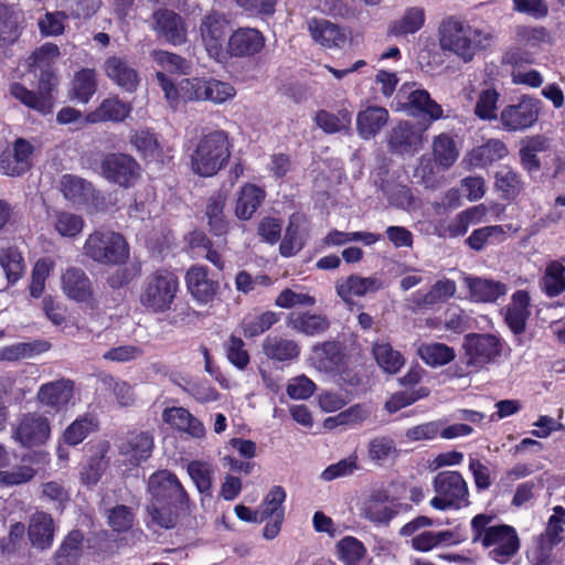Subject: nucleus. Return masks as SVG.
Returning a JSON list of instances; mask_svg holds the SVG:
<instances>
[{"label": "nucleus", "mask_w": 565, "mask_h": 565, "mask_svg": "<svg viewBox=\"0 0 565 565\" xmlns=\"http://www.w3.org/2000/svg\"><path fill=\"white\" fill-rule=\"evenodd\" d=\"M58 55L60 51L55 44H44L26 60L30 71L39 78L36 90L28 89L18 82H13L9 86V94L14 99L41 116L52 114L55 105L54 92L57 87V79L51 66Z\"/></svg>", "instance_id": "1"}, {"label": "nucleus", "mask_w": 565, "mask_h": 565, "mask_svg": "<svg viewBox=\"0 0 565 565\" xmlns=\"http://www.w3.org/2000/svg\"><path fill=\"white\" fill-rule=\"evenodd\" d=\"M505 342L492 333H469L465 335L463 355L458 363L449 369L451 376L465 377L495 364L501 359Z\"/></svg>", "instance_id": "2"}, {"label": "nucleus", "mask_w": 565, "mask_h": 565, "mask_svg": "<svg viewBox=\"0 0 565 565\" xmlns=\"http://www.w3.org/2000/svg\"><path fill=\"white\" fill-rule=\"evenodd\" d=\"M492 515L477 514L471 520L472 543L489 548L491 559L507 564L520 550V539L513 526L491 525Z\"/></svg>", "instance_id": "3"}, {"label": "nucleus", "mask_w": 565, "mask_h": 565, "mask_svg": "<svg viewBox=\"0 0 565 565\" xmlns=\"http://www.w3.org/2000/svg\"><path fill=\"white\" fill-rule=\"evenodd\" d=\"M230 156L226 134L215 130L200 139L191 158V167L201 177H213L225 166Z\"/></svg>", "instance_id": "4"}, {"label": "nucleus", "mask_w": 565, "mask_h": 565, "mask_svg": "<svg viewBox=\"0 0 565 565\" xmlns=\"http://www.w3.org/2000/svg\"><path fill=\"white\" fill-rule=\"evenodd\" d=\"M83 254L97 264L118 266L128 259L129 247L120 233L95 231L87 236Z\"/></svg>", "instance_id": "5"}, {"label": "nucleus", "mask_w": 565, "mask_h": 565, "mask_svg": "<svg viewBox=\"0 0 565 565\" xmlns=\"http://www.w3.org/2000/svg\"><path fill=\"white\" fill-rule=\"evenodd\" d=\"M178 290V277L171 271L158 270L143 281L139 300L147 311L164 313L171 309Z\"/></svg>", "instance_id": "6"}, {"label": "nucleus", "mask_w": 565, "mask_h": 565, "mask_svg": "<svg viewBox=\"0 0 565 565\" xmlns=\"http://www.w3.org/2000/svg\"><path fill=\"white\" fill-rule=\"evenodd\" d=\"M436 495L430 505L440 511L459 510L470 504L468 484L458 471H440L433 480Z\"/></svg>", "instance_id": "7"}, {"label": "nucleus", "mask_w": 565, "mask_h": 565, "mask_svg": "<svg viewBox=\"0 0 565 565\" xmlns=\"http://www.w3.org/2000/svg\"><path fill=\"white\" fill-rule=\"evenodd\" d=\"M439 34L441 50L452 52L466 63L472 61L475 28L455 18H448L440 24Z\"/></svg>", "instance_id": "8"}, {"label": "nucleus", "mask_w": 565, "mask_h": 565, "mask_svg": "<svg viewBox=\"0 0 565 565\" xmlns=\"http://www.w3.org/2000/svg\"><path fill=\"white\" fill-rule=\"evenodd\" d=\"M426 128L419 124L401 120L386 135L388 151L394 156L413 157L425 146Z\"/></svg>", "instance_id": "9"}, {"label": "nucleus", "mask_w": 565, "mask_h": 565, "mask_svg": "<svg viewBox=\"0 0 565 565\" xmlns=\"http://www.w3.org/2000/svg\"><path fill=\"white\" fill-rule=\"evenodd\" d=\"M179 92L184 99L209 100L214 104L225 103L235 95L234 87L228 83L199 77L182 79Z\"/></svg>", "instance_id": "10"}, {"label": "nucleus", "mask_w": 565, "mask_h": 565, "mask_svg": "<svg viewBox=\"0 0 565 565\" xmlns=\"http://www.w3.org/2000/svg\"><path fill=\"white\" fill-rule=\"evenodd\" d=\"M286 499V492L282 487L275 486L270 489L265 497L260 509L257 511H249V522H264L267 521L263 536L266 540L275 539L280 532L281 523L284 520L282 503Z\"/></svg>", "instance_id": "11"}, {"label": "nucleus", "mask_w": 565, "mask_h": 565, "mask_svg": "<svg viewBox=\"0 0 565 565\" xmlns=\"http://www.w3.org/2000/svg\"><path fill=\"white\" fill-rule=\"evenodd\" d=\"M541 102L529 95H523L516 104L505 106L500 113L502 128L509 132L531 128L537 121Z\"/></svg>", "instance_id": "12"}, {"label": "nucleus", "mask_w": 565, "mask_h": 565, "mask_svg": "<svg viewBox=\"0 0 565 565\" xmlns=\"http://www.w3.org/2000/svg\"><path fill=\"white\" fill-rule=\"evenodd\" d=\"M51 435L50 420L42 414H23L12 428V438L24 448L44 445Z\"/></svg>", "instance_id": "13"}, {"label": "nucleus", "mask_w": 565, "mask_h": 565, "mask_svg": "<svg viewBox=\"0 0 565 565\" xmlns=\"http://www.w3.org/2000/svg\"><path fill=\"white\" fill-rule=\"evenodd\" d=\"M148 490L154 503L184 505L189 498L178 478L168 470H160L150 476Z\"/></svg>", "instance_id": "14"}, {"label": "nucleus", "mask_w": 565, "mask_h": 565, "mask_svg": "<svg viewBox=\"0 0 565 565\" xmlns=\"http://www.w3.org/2000/svg\"><path fill=\"white\" fill-rule=\"evenodd\" d=\"M102 173L110 182L124 188L136 184L140 178V166L129 154L109 153L102 161Z\"/></svg>", "instance_id": "15"}, {"label": "nucleus", "mask_w": 565, "mask_h": 565, "mask_svg": "<svg viewBox=\"0 0 565 565\" xmlns=\"http://www.w3.org/2000/svg\"><path fill=\"white\" fill-rule=\"evenodd\" d=\"M414 85L404 84L397 93V110H405L411 115L425 114L431 120L443 117V109L425 89H413Z\"/></svg>", "instance_id": "16"}, {"label": "nucleus", "mask_w": 565, "mask_h": 565, "mask_svg": "<svg viewBox=\"0 0 565 565\" xmlns=\"http://www.w3.org/2000/svg\"><path fill=\"white\" fill-rule=\"evenodd\" d=\"M35 148L24 138H17L11 147L0 153V172L8 177H20L32 167Z\"/></svg>", "instance_id": "17"}, {"label": "nucleus", "mask_w": 565, "mask_h": 565, "mask_svg": "<svg viewBox=\"0 0 565 565\" xmlns=\"http://www.w3.org/2000/svg\"><path fill=\"white\" fill-rule=\"evenodd\" d=\"M151 29L172 45L186 42V26L181 15L169 9H158L152 13Z\"/></svg>", "instance_id": "18"}, {"label": "nucleus", "mask_w": 565, "mask_h": 565, "mask_svg": "<svg viewBox=\"0 0 565 565\" xmlns=\"http://www.w3.org/2000/svg\"><path fill=\"white\" fill-rule=\"evenodd\" d=\"M153 437L148 431H131L118 446L119 454L130 466H139L147 461L153 450Z\"/></svg>", "instance_id": "19"}, {"label": "nucleus", "mask_w": 565, "mask_h": 565, "mask_svg": "<svg viewBox=\"0 0 565 565\" xmlns=\"http://www.w3.org/2000/svg\"><path fill=\"white\" fill-rule=\"evenodd\" d=\"M457 286L451 279L445 278L437 280L428 291H416L409 298V308L412 311H422L430 309L434 306L446 302L456 294Z\"/></svg>", "instance_id": "20"}, {"label": "nucleus", "mask_w": 565, "mask_h": 565, "mask_svg": "<svg viewBox=\"0 0 565 565\" xmlns=\"http://www.w3.org/2000/svg\"><path fill=\"white\" fill-rule=\"evenodd\" d=\"M74 395V383L68 379H61L42 384L36 393L38 402L55 412L68 405Z\"/></svg>", "instance_id": "21"}, {"label": "nucleus", "mask_w": 565, "mask_h": 565, "mask_svg": "<svg viewBox=\"0 0 565 565\" xmlns=\"http://www.w3.org/2000/svg\"><path fill=\"white\" fill-rule=\"evenodd\" d=\"M226 21L217 15H206L200 25L202 41L209 55L220 60L223 53V39L226 33Z\"/></svg>", "instance_id": "22"}, {"label": "nucleus", "mask_w": 565, "mask_h": 565, "mask_svg": "<svg viewBox=\"0 0 565 565\" xmlns=\"http://www.w3.org/2000/svg\"><path fill=\"white\" fill-rule=\"evenodd\" d=\"M384 287L383 281L375 277H362L351 275L343 280L337 281L335 289L338 296L347 303L352 302L353 297H363L371 292H376Z\"/></svg>", "instance_id": "23"}, {"label": "nucleus", "mask_w": 565, "mask_h": 565, "mask_svg": "<svg viewBox=\"0 0 565 565\" xmlns=\"http://www.w3.org/2000/svg\"><path fill=\"white\" fill-rule=\"evenodd\" d=\"M104 71L107 77L124 90L132 93L137 89L138 72L125 58L109 56L104 63Z\"/></svg>", "instance_id": "24"}, {"label": "nucleus", "mask_w": 565, "mask_h": 565, "mask_svg": "<svg viewBox=\"0 0 565 565\" xmlns=\"http://www.w3.org/2000/svg\"><path fill=\"white\" fill-rule=\"evenodd\" d=\"M62 288L64 294L75 301L89 302L93 299L90 279L82 268H67L62 275Z\"/></svg>", "instance_id": "25"}, {"label": "nucleus", "mask_w": 565, "mask_h": 565, "mask_svg": "<svg viewBox=\"0 0 565 565\" xmlns=\"http://www.w3.org/2000/svg\"><path fill=\"white\" fill-rule=\"evenodd\" d=\"M463 280L469 289L470 298L476 302L492 303L508 292L505 284L490 278L467 276Z\"/></svg>", "instance_id": "26"}, {"label": "nucleus", "mask_w": 565, "mask_h": 565, "mask_svg": "<svg viewBox=\"0 0 565 565\" xmlns=\"http://www.w3.org/2000/svg\"><path fill=\"white\" fill-rule=\"evenodd\" d=\"M186 286L190 294L200 302L211 301L217 291L218 284L209 276L203 266H192L186 273Z\"/></svg>", "instance_id": "27"}, {"label": "nucleus", "mask_w": 565, "mask_h": 565, "mask_svg": "<svg viewBox=\"0 0 565 565\" xmlns=\"http://www.w3.org/2000/svg\"><path fill=\"white\" fill-rule=\"evenodd\" d=\"M55 525L52 516L45 512H35L30 518L28 536L34 548L44 551L52 546Z\"/></svg>", "instance_id": "28"}, {"label": "nucleus", "mask_w": 565, "mask_h": 565, "mask_svg": "<svg viewBox=\"0 0 565 565\" xmlns=\"http://www.w3.org/2000/svg\"><path fill=\"white\" fill-rule=\"evenodd\" d=\"M308 30L315 42L328 49L342 47L347 41L344 31L327 19L309 20Z\"/></svg>", "instance_id": "29"}, {"label": "nucleus", "mask_w": 565, "mask_h": 565, "mask_svg": "<svg viewBox=\"0 0 565 565\" xmlns=\"http://www.w3.org/2000/svg\"><path fill=\"white\" fill-rule=\"evenodd\" d=\"M550 139L543 135H534L523 138L520 141L519 157L521 166L529 173L537 172L541 169V161L537 154L550 150Z\"/></svg>", "instance_id": "30"}, {"label": "nucleus", "mask_w": 565, "mask_h": 565, "mask_svg": "<svg viewBox=\"0 0 565 565\" xmlns=\"http://www.w3.org/2000/svg\"><path fill=\"white\" fill-rule=\"evenodd\" d=\"M131 105L120 100L117 96L104 99L100 105L86 115V121L97 124L104 121L121 122L131 113Z\"/></svg>", "instance_id": "31"}, {"label": "nucleus", "mask_w": 565, "mask_h": 565, "mask_svg": "<svg viewBox=\"0 0 565 565\" xmlns=\"http://www.w3.org/2000/svg\"><path fill=\"white\" fill-rule=\"evenodd\" d=\"M530 296L525 290H518L511 297L507 307L505 322L514 334L525 331L526 320L530 316Z\"/></svg>", "instance_id": "32"}, {"label": "nucleus", "mask_w": 565, "mask_h": 565, "mask_svg": "<svg viewBox=\"0 0 565 565\" xmlns=\"http://www.w3.org/2000/svg\"><path fill=\"white\" fill-rule=\"evenodd\" d=\"M61 190L65 199L76 206H88L94 200L92 183L72 174L63 175Z\"/></svg>", "instance_id": "33"}, {"label": "nucleus", "mask_w": 565, "mask_h": 565, "mask_svg": "<svg viewBox=\"0 0 565 565\" xmlns=\"http://www.w3.org/2000/svg\"><path fill=\"white\" fill-rule=\"evenodd\" d=\"M262 347L264 354L277 362H290L297 360L300 354V345L295 340L279 335H268Z\"/></svg>", "instance_id": "34"}, {"label": "nucleus", "mask_w": 565, "mask_h": 565, "mask_svg": "<svg viewBox=\"0 0 565 565\" xmlns=\"http://www.w3.org/2000/svg\"><path fill=\"white\" fill-rule=\"evenodd\" d=\"M388 111L384 107L370 106L356 116V126L360 136L370 139L387 124Z\"/></svg>", "instance_id": "35"}, {"label": "nucleus", "mask_w": 565, "mask_h": 565, "mask_svg": "<svg viewBox=\"0 0 565 565\" xmlns=\"http://www.w3.org/2000/svg\"><path fill=\"white\" fill-rule=\"evenodd\" d=\"M509 153L507 145L500 139H489L476 147L469 153V161L473 167L484 168L505 158Z\"/></svg>", "instance_id": "36"}, {"label": "nucleus", "mask_w": 565, "mask_h": 565, "mask_svg": "<svg viewBox=\"0 0 565 565\" xmlns=\"http://www.w3.org/2000/svg\"><path fill=\"white\" fill-rule=\"evenodd\" d=\"M287 326L296 332L313 337L326 332L330 328V321L322 315L290 313Z\"/></svg>", "instance_id": "37"}, {"label": "nucleus", "mask_w": 565, "mask_h": 565, "mask_svg": "<svg viewBox=\"0 0 565 565\" xmlns=\"http://www.w3.org/2000/svg\"><path fill=\"white\" fill-rule=\"evenodd\" d=\"M426 12L423 7L407 8L401 18L394 20L388 26V34L405 36L418 32L425 24Z\"/></svg>", "instance_id": "38"}, {"label": "nucleus", "mask_w": 565, "mask_h": 565, "mask_svg": "<svg viewBox=\"0 0 565 565\" xmlns=\"http://www.w3.org/2000/svg\"><path fill=\"white\" fill-rule=\"evenodd\" d=\"M313 353L319 370L338 372L344 360L343 349L338 341H327L313 347Z\"/></svg>", "instance_id": "39"}, {"label": "nucleus", "mask_w": 565, "mask_h": 565, "mask_svg": "<svg viewBox=\"0 0 565 565\" xmlns=\"http://www.w3.org/2000/svg\"><path fill=\"white\" fill-rule=\"evenodd\" d=\"M416 354L431 367L446 365L456 358L455 349L441 342H420Z\"/></svg>", "instance_id": "40"}, {"label": "nucleus", "mask_w": 565, "mask_h": 565, "mask_svg": "<svg viewBox=\"0 0 565 565\" xmlns=\"http://www.w3.org/2000/svg\"><path fill=\"white\" fill-rule=\"evenodd\" d=\"M163 419L179 430L186 431L192 437L205 435L204 425L183 407H172L163 412Z\"/></svg>", "instance_id": "41"}, {"label": "nucleus", "mask_w": 565, "mask_h": 565, "mask_svg": "<svg viewBox=\"0 0 565 565\" xmlns=\"http://www.w3.org/2000/svg\"><path fill=\"white\" fill-rule=\"evenodd\" d=\"M524 183L521 175L509 167H502L494 173V189L500 198L514 201L523 191Z\"/></svg>", "instance_id": "42"}, {"label": "nucleus", "mask_w": 565, "mask_h": 565, "mask_svg": "<svg viewBox=\"0 0 565 565\" xmlns=\"http://www.w3.org/2000/svg\"><path fill=\"white\" fill-rule=\"evenodd\" d=\"M431 148L434 160L445 170L452 167L459 157L456 141L448 134L436 136L433 140Z\"/></svg>", "instance_id": "43"}, {"label": "nucleus", "mask_w": 565, "mask_h": 565, "mask_svg": "<svg viewBox=\"0 0 565 565\" xmlns=\"http://www.w3.org/2000/svg\"><path fill=\"white\" fill-rule=\"evenodd\" d=\"M83 533L71 531L55 554L56 565H76L83 552Z\"/></svg>", "instance_id": "44"}, {"label": "nucleus", "mask_w": 565, "mask_h": 565, "mask_svg": "<svg viewBox=\"0 0 565 565\" xmlns=\"http://www.w3.org/2000/svg\"><path fill=\"white\" fill-rule=\"evenodd\" d=\"M373 356L377 365L390 374H396L405 363L402 353L387 342H375L372 347Z\"/></svg>", "instance_id": "45"}, {"label": "nucleus", "mask_w": 565, "mask_h": 565, "mask_svg": "<svg viewBox=\"0 0 565 565\" xmlns=\"http://www.w3.org/2000/svg\"><path fill=\"white\" fill-rule=\"evenodd\" d=\"M315 121L324 132L335 134L349 130L352 122V113L347 108L339 109L337 114L319 110L316 114Z\"/></svg>", "instance_id": "46"}, {"label": "nucleus", "mask_w": 565, "mask_h": 565, "mask_svg": "<svg viewBox=\"0 0 565 565\" xmlns=\"http://www.w3.org/2000/svg\"><path fill=\"white\" fill-rule=\"evenodd\" d=\"M305 235L301 230V217L292 215L286 228L285 236L280 243V254L285 257L296 255L305 245Z\"/></svg>", "instance_id": "47"}, {"label": "nucleus", "mask_w": 565, "mask_h": 565, "mask_svg": "<svg viewBox=\"0 0 565 565\" xmlns=\"http://www.w3.org/2000/svg\"><path fill=\"white\" fill-rule=\"evenodd\" d=\"M0 266L8 284H15L22 276L25 265L21 253L15 247L0 250Z\"/></svg>", "instance_id": "48"}, {"label": "nucleus", "mask_w": 565, "mask_h": 565, "mask_svg": "<svg viewBox=\"0 0 565 565\" xmlns=\"http://www.w3.org/2000/svg\"><path fill=\"white\" fill-rule=\"evenodd\" d=\"M542 288L550 297L561 295L565 290V266L559 260L547 264L542 278Z\"/></svg>", "instance_id": "49"}, {"label": "nucleus", "mask_w": 565, "mask_h": 565, "mask_svg": "<svg viewBox=\"0 0 565 565\" xmlns=\"http://www.w3.org/2000/svg\"><path fill=\"white\" fill-rule=\"evenodd\" d=\"M504 228L501 225H489L475 230L466 239L468 246L477 252L482 250L487 244L500 243L504 238Z\"/></svg>", "instance_id": "50"}, {"label": "nucleus", "mask_w": 565, "mask_h": 565, "mask_svg": "<svg viewBox=\"0 0 565 565\" xmlns=\"http://www.w3.org/2000/svg\"><path fill=\"white\" fill-rule=\"evenodd\" d=\"M97 427L92 416H81L70 424L63 433V440L70 446H77Z\"/></svg>", "instance_id": "51"}, {"label": "nucleus", "mask_w": 565, "mask_h": 565, "mask_svg": "<svg viewBox=\"0 0 565 565\" xmlns=\"http://www.w3.org/2000/svg\"><path fill=\"white\" fill-rule=\"evenodd\" d=\"M224 204L225 196L222 193H216L210 198L206 205L207 224L215 235H222L227 230V223L223 215Z\"/></svg>", "instance_id": "52"}, {"label": "nucleus", "mask_w": 565, "mask_h": 565, "mask_svg": "<svg viewBox=\"0 0 565 565\" xmlns=\"http://www.w3.org/2000/svg\"><path fill=\"white\" fill-rule=\"evenodd\" d=\"M151 57L158 66L167 72L183 75L190 74L191 72V62L178 54L154 50L151 53Z\"/></svg>", "instance_id": "53"}, {"label": "nucleus", "mask_w": 565, "mask_h": 565, "mask_svg": "<svg viewBox=\"0 0 565 565\" xmlns=\"http://www.w3.org/2000/svg\"><path fill=\"white\" fill-rule=\"evenodd\" d=\"M337 552L345 565H359L366 554V548L358 539L345 536L338 542Z\"/></svg>", "instance_id": "54"}, {"label": "nucleus", "mask_w": 565, "mask_h": 565, "mask_svg": "<svg viewBox=\"0 0 565 565\" xmlns=\"http://www.w3.org/2000/svg\"><path fill=\"white\" fill-rule=\"evenodd\" d=\"M97 89L96 73L94 70L84 68L76 73L73 81V93L75 98L87 103Z\"/></svg>", "instance_id": "55"}, {"label": "nucleus", "mask_w": 565, "mask_h": 565, "mask_svg": "<svg viewBox=\"0 0 565 565\" xmlns=\"http://www.w3.org/2000/svg\"><path fill=\"white\" fill-rule=\"evenodd\" d=\"M179 508L170 504L151 503L147 507V513L153 524L169 530L177 525Z\"/></svg>", "instance_id": "56"}, {"label": "nucleus", "mask_w": 565, "mask_h": 565, "mask_svg": "<svg viewBox=\"0 0 565 565\" xmlns=\"http://www.w3.org/2000/svg\"><path fill=\"white\" fill-rule=\"evenodd\" d=\"M504 61L513 65L511 73L512 83L515 85H524L531 88H537L543 84V76L536 70L524 71L518 66L515 54H507Z\"/></svg>", "instance_id": "57"}, {"label": "nucleus", "mask_w": 565, "mask_h": 565, "mask_svg": "<svg viewBox=\"0 0 565 565\" xmlns=\"http://www.w3.org/2000/svg\"><path fill=\"white\" fill-rule=\"evenodd\" d=\"M107 450L108 445H102L99 451L93 456L87 465L83 468L81 472V480L85 484H96L100 479L107 467V461L105 460V454Z\"/></svg>", "instance_id": "58"}, {"label": "nucleus", "mask_w": 565, "mask_h": 565, "mask_svg": "<svg viewBox=\"0 0 565 565\" xmlns=\"http://www.w3.org/2000/svg\"><path fill=\"white\" fill-rule=\"evenodd\" d=\"M499 93L494 88H487L480 92L475 106V114L482 120L497 119Z\"/></svg>", "instance_id": "59"}, {"label": "nucleus", "mask_w": 565, "mask_h": 565, "mask_svg": "<svg viewBox=\"0 0 565 565\" xmlns=\"http://www.w3.org/2000/svg\"><path fill=\"white\" fill-rule=\"evenodd\" d=\"M516 41L520 44L535 47L543 43H552V36L545 26L519 25L515 30Z\"/></svg>", "instance_id": "60"}, {"label": "nucleus", "mask_w": 565, "mask_h": 565, "mask_svg": "<svg viewBox=\"0 0 565 565\" xmlns=\"http://www.w3.org/2000/svg\"><path fill=\"white\" fill-rule=\"evenodd\" d=\"M55 231L63 237H76L84 227L82 216L70 212H57L54 220Z\"/></svg>", "instance_id": "61"}, {"label": "nucleus", "mask_w": 565, "mask_h": 565, "mask_svg": "<svg viewBox=\"0 0 565 565\" xmlns=\"http://www.w3.org/2000/svg\"><path fill=\"white\" fill-rule=\"evenodd\" d=\"M36 475L33 467L21 465L11 470H0V487L8 488L30 482Z\"/></svg>", "instance_id": "62"}, {"label": "nucleus", "mask_w": 565, "mask_h": 565, "mask_svg": "<svg viewBox=\"0 0 565 565\" xmlns=\"http://www.w3.org/2000/svg\"><path fill=\"white\" fill-rule=\"evenodd\" d=\"M359 469L358 457L351 455L341 459L337 463L328 466L322 472L320 478L324 481H332L338 478L352 476Z\"/></svg>", "instance_id": "63"}, {"label": "nucleus", "mask_w": 565, "mask_h": 565, "mask_svg": "<svg viewBox=\"0 0 565 565\" xmlns=\"http://www.w3.org/2000/svg\"><path fill=\"white\" fill-rule=\"evenodd\" d=\"M134 519L131 509L124 504L116 505L107 512V523L116 532H126L131 529Z\"/></svg>", "instance_id": "64"}]
</instances>
